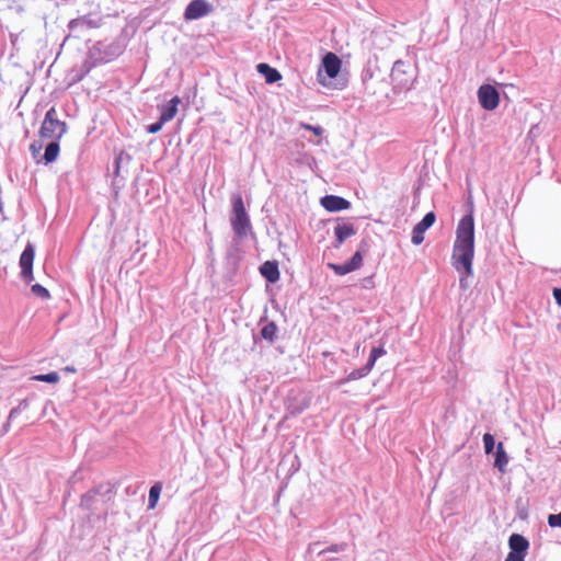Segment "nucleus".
Segmentation results:
<instances>
[{
	"mask_svg": "<svg viewBox=\"0 0 561 561\" xmlns=\"http://www.w3.org/2000/svg\"><path fill=\"white\" fill-rule=\"evenodd\" d=\"M553 298H554V301H557V304H559V306H561V288L553 289Z\"/></svg>",
	"mask_w": 561,
	"mask_h": 561,
	"instance_id": "nucleus-35",
	"label": "nucleus"
},
{
	"mask_svg": "<svg viewBox=\"0 0 561 561\" xmlns=\"http://www.w3.org/2000/svg\"><path fill=\"white\" fill-rule=\"evenodd\" d=\"M213 11V4L207 0H192L185 8L184 20H198L210 14Z\"/></svg>",
	"mask_w": 561,
	"mask_h": 561,
	"instance_id": "nucleus-8",
	"label": "nucleus"
},
{
	"mask_svg": "<svg viewBox=\"0 0 561 561\" xmlns=\"http://www.w3.org/2000/svg\"><path fill=\"white\" fill-rule=\"evenodd\" d=\"M301 127L306 130L312 131L314 135L320 136L322 133V129L320 126H312L310 124H301Z\"/></svg>",
	"mask_w": 561,
	"mask_h": 561,
	"instance_id": "nucleus-34",
	"label": "nucleus"
},
{
	"mask_svg": "<svg viewBox=\"0 0 561 561\" xmlns=\"http://www.w3.org/2000/svg\"><path fill=\"white\" fill-rule=\"evenodd\" d=\"M161 485L159 483L153 484L149 490V508L153 510L157 506L158 497H160Z\"/></svg>",
	"mask_w": 561,
	"mask_h": 561,
	"instance_id": "nucleus-26",
	"label": "nucleus"
},
{
	"mask_svg": "<svg viewBox=\"0 0 561 561\" xmlns=\"http://www.w3.org/2000/svg\"><path fill=\"white\" fill-rule=\"evenodd\" d=\"M323 67L329 78H335L341 69V60L335 54L328 53L323 58Z\"/></svg>",
	"mask_w": 561,
	"mask_h": 561,
	"instance_id": "nucleus-13",
	"label": "nucleus"
},
{
	"mask_svg": "<svg viewBox=\"0 0 561 561\" xmlns=\"http://www.w3.org/2000/svg\"><path fill=\"white\" fill-rule=\"evenodd\" d=\"M501 102L513 103L519 95V90L514 84H502L501 90Z\"/></svg>",
	"mask_w": 561,
	"mask_h": 561,
	"instance_id": "nucleus-19",
	"label": "nucleus"
},
{
	"mask_svg": "<svg viewBox=\"0 0 561 561\" xmlns=\"http://www.w3.org/2000/svg\"><path fill=\"white\" fill-rule=\"evenodd\" d=\"M33 380L39 381V382H48L51 385H56L59 382V375L56 371L48 373L46 375H34Z\"/></svg>",
	"mask_w": 561,
	"mask_h": 561,
	"instance_id": "nucleus-25",
	"label": "nucleus"
},
{
	"mask_svg": "<svg viewBox=\"0 0 561 561\" xmlns=\"http://www.w3.org/2000/svg\"><path fill=\"white\" fill-rule=\"evenodd\" d=\"M507 466V456L504 451V445L502 443H497L496 445V454H494V467L500 470V472H504L505 467Z\"/></svg>",
	"mask_w": 561,
	"mask_h": 561,
	"instance_id": "nucleus-20",
	"label": "nucleus"
},
{
	"mask_svg": "<svg viewBox=\"0 0 561 561\" xmlns=\"http://www.w3.org/2000/svg\"><path fill=\"white\" fill-rule=\"evenodd\" d=\"M102 25V18L95 14H87L69 22L68 27L75 37H81L87 30L98 28Z\"/></svg>",
	"mask_w": 561,
	"mask_h": 561,
	"instance_id": "nucleus-7",
	"label": "nucleus"
},
{
	"mask_svg": "<svg viewBox=\"0 0 561 561\" xmlns=\"http://www.w3.org/2000/svg\"><path fill=\"white\" fill-rule=\"evenodd\" d=\"M526 553H508L504 561H524Z\"/></svg>",
	"mask_w": 561,
	"mask_h": 561,
	"instance_id": "nucleus-33",
	"label": "nucleus"
},
{
	"mask_svg": "<svg viewBox=\"0 0 561 561\" xmlns=\"http://www.w3.org/2000/svg\"><path fill=\"white\" fill-rule=\"evenodd\" d=\"M232 205V218H231V228L234 231L236 237L239 239L245 238L247 233L251 231V219L249 215L245 213V207L243 206L242 196L240 194H234L231 197Z\"/></svg>",
	"mask_w": 561,
	"mask_h": 561,
	"instance_id": "nucleus-3",
	"label": "nucleus"
},
{
	"mask_svg": "<svg viewBox=\"0 0 561 561\" xmlns=\"http://www.w3.org/2000/svg\"><path fill=\"white\" fill-rule=\"evenodd\" d=\"M32 263H34V247L27 244L20 257L21 276L27 284L34 279L32 276Z\"/></svg>",
	"mask_w": 561,
	"mask_h": 561,
	"instance_id": "nucleus-10",
	"label": "nucleus"
},
{
	"mask_svg": "<svg viewBox=\"0 0 561 561\" xmlns=\"http://www.w3.org/2000/svg\"><path fill=\"white\" fill-rule=\"evenodd\" d=\"M434 222H435V214L434 213H428V214H425L424 218H422L421 221L417 222V225H415L414 227V230H427L430 229L432 226H434Z\"/></svg>",
	"mask_w": 561,
	"mask_h": 561,
	"instance_id": "nucleus-23",
	"label": "nucleus"
},
{
	"mask_svg": "<svg viewBox=\"0 0 561 561\" xmlns=\"http://www.w3.org/2000/svg\"><path fill=\"white\" fill-rule=\"evenodd\" d=\"M31 150H33V152L37 151V149L34 147V145H31Z\"/></svg>",
	"mask_w": 561,
	"mask_h": 561,
	"instance_id": "nucleus-38",
	"label": "nucleus"
},
{
	"mask_svg": "<svg viewBox=\"0 0 561 561\" xmlns=\"http://www.w3.org/2000/svg\"><path fill=\"white\" fill-rule=\"evenodd\" d=\"M390 78L394 88L409 90L415 80V71L409 62L399 59L392 66Z\"/></svg>",
	"mask_w": 561,
	"mask_h": 561,
	"instance_id": "nucleus-4",
	"label": "nucleus"
},
{
	"mask_svg": "<svg viewBox=\"0 0 561 561\" xmlns=\"http://www.w3.org/2000/svg\"><path fill=\"white\" fill-rule=\"evenodd\" d=\"M368 251V243L366 241H362L360 250L353 253L351 260L342 264H333L329 263V268L335 273L337 276H344L357 268H360L363 265V253Z\"/></svg>",
	"mask_w": 561,
	"mask_h": 561,
	"instance_id": "nucleus-6",
	"label": "nucleus"
},
{
	"mask_svg": "<svg viewBox=\"0 0 561 561\" xmlns=\"http://www.w3.org/2000/svg\"><path fill=\"white\" fill-rule=\"evenodd\" d=\"M321 207L329 213L343 211L350 208V202L335 195H325L320 199Z\"/></svg>",
	"mask_w": 561,
	"mask_h": 561,
	"instance_id": "nucleus-11",
	"label": "nucleus"
},
{
	"mask_svg": "<svg viewBox=\"0 0 561 561\" xmlns=\"http://www.w3.org/2000/svg\"><path fill=\"white\" fill-rule=\"evenodd\" d=\"M176 115V107H165L163 110L162 114H160L159 121L156 122V124H151L147 126V133L149 134H156L158 133L165 123L173 119V117Z\"/></svg>",
	"mask_w": 561,
	"mask_h": 561,
	"instance_id": "nucleus-15",
	"label": "nucleus"
},
{
	"mask_svg": "<svg viewBox=\"0 0 561 561\" xmlns=\"http://www.w3.org/2000/svg\"><path fill=\"white\" fill-rule=\"evenodd\" d=\"M459 284H461V287H463V277L461 278V280H459Z\"/></svg>",
	"mask_w": 561,
	"mask_h": 561,
	"instance_id": "nucleus-39",
	"label": "nucleus"
},
{
	"mask_svg": "<svg viewBox=\"0 0 561 561\" xmlns=\"http://www.w3.org/2000/svg\"><path fill=\"white\" fill-rule=\"evenodd\" d=\"M548 526L551 528H561V515L550 514L548 515Z\"/></svg>",
	"mask_w": 561,
	"mask_h": 561,
	"instance_id": "nucleus-30",
	"label": "nucleus"
},
{
	"mask_svg": "<svg viewBox=\"0 0 561 561\" xmlns=\"http://www.w3.org/2000/svg\"><path fill=\"white\" fill-rule=\"evenodd\" d=\"M180 102V99L178 96H174L169 101L168 105H179Z\"/></svg>",
	"mask_w": 561,
	"mask_h": 561,
	"instance_id": "nucleus-36",
	"label": "nucleus"
},
{
	"mask_svg": "<svg viewBox=\"0 0 561 561\" xmlns=\"http://www.w3.org/2000/svg\"><path fill=\"white\" fill-rule=\"evenodd\" d=\"M478 100L480 105H499L501 102L500 90L489 83L482 84L478 89Z\"/></svg>",
	"mask_w": 561,
	"mask_h": 561,
	"instance_id": "nucleus-9",
	"label": "nucleus"
},
{
	"mask_svg": "<svg viewBox=\"0 0 561 561\" xmlns=\"http://www.w3.org/2000/svg\"><path fill=\"white\" fill-rule=\"evenodd\" d=\"M31 291H33L34 296L36 297H41L42 299H49V291L39 284L31 286Z\"/></svg>",
	"mask_w": 561,
	"mask_h": 561,
	"instance_id": "nucleus-29",
	"label": "nucleus"
},
{
	"mask_svg": "<svg viewBox=\"0 0 561 561\" xmlns=\"http://www.w3.org/2000/svg\"><path fill=\"white\" fill-rule=\"evenodd\" d=\"M333 232H335V243H333V248L339 249L343 242L354 236L356 230L354 229L352 222H336L335 228H333Z\"/></svg>",
	"mask_w": 561,
	"mask_h": 561,
	"instance_id": "nucleus-12",
	"label": "nucleus"
},
{
	"mask_svg": "<svg viewBox=\"0 0 561 561\" xmlns=\"http://www.w3.org/2000/svg\"><path fill=\"white\" fill-rule=\"evenodd\" d=\"M373 366L365 365L364 367L352 370L351 374L346 375L345 378L336 381V387H341L347 382L356 381L367 376L371 371Z\"/></svg>",
	"mask_w": 561,
	"mask_h": 561,
	"instance_id": "nucleus-18",
	"label": "nucleus"
},
{
	"mask_svg": "<svg viewBox=\"0 0 561 561\" xmlns=\"http://www.w3.org/2000/svg\"><path fill=\"white\" fill-rule=\"evenodd\" d=\"M473 259V218L472 215H466L458 222L456 228V241L453 248V266L458 272H462L465 277L472 276Z\"/></svg>",
	"mask_w": 561,
	"mask_h": 561,
	"instance_id": "nucleus-1",
	"label": "nucleus"
},
{
	"mask_svg": "<svg viewBox=\"0 0 561 561\" xmlns=\"http://www.w3.org/2000/svg\"><path fill=\"white\" fill-rule=\"evenodd\" d=\"M65 371H67V373H75V368H72L70 366H66Z\"/></svg>",
	"mask_w": 561,
	"mask_h": 561,
	"instance_id": "nucleus-37",
	"label": "nucleus"
},
{
	"mask_svg": "<svg viewBox=\"0 0 561 561\" xmlns=\"http://www.w3.org/2000/svg\"><path fill=\"white\" fill-rule=\"evenodd\" d=\"M385 355V348L383 346L374 347L371 348L370 356H368V366H375L376 359Z\"/></svg>",
	"mask_w": 561,
	"mask_h": 561,
	"instance_id": "nucleus-27",
	"label": "nucleus"
},
{
	"mask_svg": "<svg viewBox=\"0 0 561 561\" xmlns=\"http://www.w3.org/2000/svg\"><path fill=\"white\" fill-rule=\"evenodd\" d=\"M65 133L66 124L57 117L56 110L51 107V110L46 113V116H44L39 134H42V137L44 138L58 140Z\"/></svg>",
	"mask_w": 561,
	"mask_h": 561,
	"instance_id": "nucleus-5",
	"label": "nucleus"
},
{
	"mask_svg": "<svg viewBox=\"0 0 561 561\" xmlns=\"http://www.w3.org/2000/svg\"><path fill=\"white\" fill-rule=\"evenodd\" d=\"M482 444H484V453L490 455L494 450V436L490 433L482 435Z\"/></svg>",
	"mask_w": 561,
	"mask_h": 561,
	"instance_id": "nucleus-28",
	"label": "nucleus"
},
{
	"mask_svg": "<svg viewBox=\"0 0 561 561\" xmlns=\"http://www.w3.org/2000/svg\"><path fill=\"white\" fill-rule=\"evenodd\" d=\"M0 207H2V204H0Z\"/></svg>",
	"mask_w": 561,
	"mask_h": 561,
	"instance_id": "nucleus-40",
	"label": "nucleus"
},
{
	"mask_svg": "<svg viewBox=\"0 0 561 561\" xmlns=\"http://www.w3.org/2000/svg\"><path fill=\"white\" fill-rule=\"evenodd\" d=\"M423 233H425V230L412 229V244H414V245L422 244Z\"/></svg>",
	"mask_w": 561,
	"mask_h": 561,
	"instance_id": "nucleus-31",
	"label": "nucleus"
},
{
	"mask_svg": "<svg viewBox=\"0 0 561 561\" xmlns=\"http://www.w3.org/2000/svg\"><path fill=\"white\" fill-rule=\"evenodd\" d=\"M346 546L344 543H335L331 547L327 548L325 550L321 551V553L330 552V553H340L344 550Z\"/></svg>",
	"mask_w": 561,
	"mask_h": 561,
	"instance_id": "nucleus-32",
	"label": "nucleus"
},
{
	"mask_svg": "<svg viewBox=\"0 0 561 561\" xmlns=\"http://www.w3.org/2000/svg\"><path fill=\"white\" fill-rule=\"evenodd\" d=\"M276 333H277V327L275 325V323L273 321L267 322L266 325H264L263 329H261V336H263V339H265L270 342L274 341Z\"/></svg>",
	"mask_w": 561,
	"mask_h": 561,
	"instance_id": "nucleus-24",
	"label": "nucleus"
},
{
	"mask_svg": "<svg viewBox=\"0 0 561 561\" xmlns=\"http://www.w3.org/2000/svg\"><path fill=\"white\" fill-rule=\"evenodd\" d=\"M559 515L561 516V512L559 513Z\"/></svg>",
	"mask_w": 561,
	"mask_h": 561,
	"instance_id": "nucleus-41",
	"label": "nucleus"
},
{
	"mask_svg": "<svg viewBox=\"0 0 561 561\" xmlns=\"http://www.w3.org/2000/svg\"><path fill=\"white\" fill-rule=\"evenodd\" d=\"M260 273L271 284L279 280V268L275 262L266 261L261 264Z\"/></svg>",
	"mask_w": 561,
	"mask_h": 561,
	"instance_id": "nucleus-16",
	"label": "nucleus"
},
{
	"mask_svg": "<svg viewBox=\"0 0 561 561\" xmlns=\"http://www.w3.org/2000/svg\"><path fill=\"white\" fill-rule=\"evenodd\" d=\"M95 497H98L96 491H89L85 494H83V496H81V502H80L81 507H83V510H85V511L93 510V502H94Z\"/></svg>",
	"mask_w": 561,
	"mask_h": 561,
	"instance_id": "nucleus-22",
	"label": "nucleus"
},
{
	"mask_svg": "<svg viewBox=\"0 0 561 561\" xmlns=\"http://www.w3.org/2000/svg\"><path fill=\"white\" fill-rule=\"evenodd\" d=\"M257 72L261 73L267 83H275L282 79L280 72L271 67L268 64L261 62L256 66Z\"/></svg>",
	"mask_w": 561,
	"mask_h": 561,
	"instance_id": "nucleus-17",
	"label": "nucleus"
},
{
	"mask_svg": "<svg viewBox=\"0 0 561 561\" xmlns=\"http://www.w3.org/2000/svg\"><path fill=\"white\" fill-rule=\"evenodd\" d=\"M124 50V46L113 41L111 43L96 42L89 48L88 57L82 64L81 73L73 78V81L81 80L93 67L100 64H106L117 58Z\"/></svg>",
	"mask_w": 561,
	"mask_h": 561,
	"instance_id": "nucleus-2",
	"label": "nucleus"
},
{
	"mask_svg": "<svg viewBox=\"0 0 561 561\" xmlns=\"http://www.w3.org/2000/svg\"><path fill=\"white\" fill-rule=\"evenodd\" d=\"M508 553H526L529 549V541L520 534H513L508 539Z\"/></svg>",
	"mask_w": 561,
	"mask_h": 561,
	"instance_id": "nucleus-14",
	"label": "nucleus"
},
{
	"mask_svg": "<svg viewBox=\"0 0 561 561\" xmlns=\"http://www.w3.org/2000/svg\"><path fill=\"white\" fill-rule=\"evenodd\" d=\"M58 153H59V145L57 144V140L49 142V145L46 146V149H44V162H46V163L54 162L56 160Z\"/></svg>",
	"mask_w": 561,
	"mask_h": 561,
	"instance_id": "nucleus-21",
	"label": "nucleus"
}]
</instances>
